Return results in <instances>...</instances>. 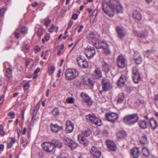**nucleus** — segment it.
I'll return each mask as SVG.
<instances>
[{
  "mask_svg": "<svg viewBox=\"0 0 158 158\" xmlns=\"http://www.w3.org/2000/svg\"><path fill=\"white\" fill-rule=\"evenodd\" d=\"M87 38L92 42L95 48L103 49L106 55H109L110 54L111 51L108 44L105 41L98 40L97 38L96 35L94 33H90L87 35Z\"/></svg>",
  "mask_w": 158,
  "mask_h": 158,
  "instance_id": "obj_1",
  "label": "nucleus"
},
{
  "mask_svg": "<svg viewBox=\"0 0 158 158\" xmlns=\"http://www.w3.org/2000/svg\"><path fill=\"white\" fill-rule=\"evenodd\" d=\"M87 38L92 42L95 48L103 49L106 55H109L110 54L111 51L108 44L105 41L98 40L97 38L96 35L94 33H90L87 35Z\"/></svg>",
  "mask_w": 158,
  "mask_h": 158,
  "instance_id": "obj_2",
  "label": "nucleus"
},
{
  "mask_svg": "<svg viewBox=\"0 0 158 158\" xmlns=\"http://www.w3.org/2000/svg\"><path fill=\"white\" fill-rule=\"evenodd\" d=\"M139 117L137 114H133L126 115L123 118V121L126 124L132 125L138 121Z\"/></svg>",
  "mask_w": 158,
  "mask_h": 158,
  "instance_id": "obj_3",
  "label": "nucleus"
},
{
  "mask_svg": "<svg viewBox=\"0 0 158 158\" xmlns=\"http://www.w3.org/2000/svg\"><path fill=\"white\" fill-rule=\"evenodd\" d=\"M65 78L67 81L74 79L78 75V72L75 69H69L65 71Z\"/></svg>",
  "mask_w": 158,
  "mask_h": 158,
  "instance_id": "obj_4",
  "label": "nucleus"
},
{
  "mask_svg": "<svg viewBox=\"0 0 158 158\" xmlns=\"http://www.w3.org/2000/svg\"><path fill=\"white\" fill-rule=\"evenodd\" d=\"M86 117L87 121L93 124L100 126L102 124V120L94 114L87 115Z\"/></svg>",
  "mask_w": 158,
  "mask_h": 158,
  "instance_id": "obj_5",
  "label": "nucleus"
},
{
  "mask_svg": "<svg viewBox=\"0 0 158 158\" xmlns=\"http://www.w3.org/2000/svg\"><path fill=\"white\" fill-rule=\"evenodd\" d=\"M109 3L114 11L116 10L118 13L123 12V10L122 6L118 1L109 0Z\"/></svg>",
  "mask_w": 158,
  "mask_h": 158,
  "instance_id": "obj_6",
  "label": "nucleus"
},
{
  "mask_svg": "<svg viewBox=\"0 0 158 158\" xmlns=\"http://www.w3.org/2000/svg\"><path fill=\"white\" fill-rule=\"evenodd\" d=\"M102 9L104 12L110 17H112L114 16V11L110 4L108 5L105 2L102 1Z\"/></svg>",
  "mask_w": 158,
  "mask_h": 158,
  "instance_id": "obj_7",
  "label": "nucleus"
},
{
  "mask_svg": "<svg viewBox=\"0 0 158 158\" xmlns=\"http://www.w3.org/2000/svg\"><path fill=\"white\" fill-rule=\"evenodd\" d=\"M85 52L87 57L89 59H91L96 54L95 48L92 47L87 46L85 49Z\"/></svg>",
  "mask_w": 158,
  "mask_h": 158,
  "instance_id": "obj_8",
  "label": "nucleus"
},
{
  "mask_svg": "<svg viewBox=\"0 0 158 158\" xmlns=\"http://www.w3.org/2000/svg\"><path fill=\"white\" fill-rule=\"evenodd\" d=\"M62 146V144L58 140L54 139L50 142V153L54 154L55 151V147L60 148Z\"/></svg>",
  "mask_w": 158,
  "mask_h": 158,
  "instance_id": "obj_9",
  "label": "nucleus"
},
{
  "mask_svg": "<svg viewBox=\"0 0 158 158\" xmlns=\"http://www.w3.org/2000/svg\"><path fill=\"white\" fill-rule=\"evenodd\" d=\"M132 78L134 82L138 83L140 80V77L138 70L136 67L132 68Z\"/></svg>",
  "mask_w": 158,
  "mask_h": 158,
  "instance_id": "obj_10",
  "label": "nucleus"
},
{
  "mask_svg": "<svg viewBox=\"0 0 158 158\" xmlns=\"http://www.w3.org/2000/svg\"><path fill=\"white\" fill-rule=\"evenodd\" d=\"M64 143L72 149H75L77 146L76 143L71 139L68 138H64L63 139Z\"/></svg>",
  "mask_w": 158,
  "mask_h": 158,
  "instance_id": "obj_11",
  "label": "nucleus"
},
{
  "mask_svg": "<svg viewBox=\"0 0 158 158\" xmlns=\"http://www.w3.org/2000/svg\"><path fill=\"white\" fill-rule=\"evenodd\" d=\"M105 116L107 120L113 123L117 120L118 117V114L114 112L107 113L105 114Z\"/></svg>",
  "mask_w": 158,
  "mask_h": 158,
  "instance_id": "obj_12",
  "label": "nucleus"
},
{
  "mask_svg": "<svg viewBox=\"0 0 158 158\" xmlns=\"http://www.w3.org/2000/svg\"><path fill=\"white\" fill-rule=\"evenodd\" d=\"M80 79L81 82L84 84L89 85L90 86H93L94 85L93 81L88 77L85 76H82L80 77Z\"/></svg>",
  "mask_w": 158,
  "mask_h": 158,
  "instance_id": "obj_13",
  "label": "nucleus"
},
{
  "mask_svg": "<svg viewBox=\"0 0 158 158\" xmlns=\"http://www.w3.org/2000/svg\"><path fill=\"white\" fill-rule=\"evenodd\" d=\"M150 127L153 131L158 128V123L156 120L153 117L150 118L148 121Z\"/></svg>",
  "mask_w": 158,
  "mask_h": 158,
  "instance_id": "obj_14",
  "label": "nucleus"
},
{
  "mask_svg": "<svg viewBox=\"0 0 158 158\" xmlns=\"http://www.w3.org/2000/svg\"><path fill=\"white\" fill-rule=\"evenodd\" d=\"M118 66L120 68H124L126 65V60L122 56H118L117 60Z\"/></svg>",
  "mask_w": 158,
  "mask_h": 158,
  "instance_id": "obj_15",
  "label": "nucleus"
},
{
  "mask_svg": "<svg viewBox=\"0 0 158 158\" xmlns=\"http://www.w3.org/2000/svg\"><path fill=\"white\" fill-rule=\"evenodd\" d=\"M102 87L104 91L109 90L111 88V85L109 80L104 78L102 79Z\"/></svg>",
  "mask_w": 158,
  "mask_h": 158,
  "instance_id": "obj_16",
  "label": "nucleus"
},
{
  "mask_svg": "<svg viewBox=\"0 0 158 158\" xmlns=\"http://www.w3.org/2000/svg\"><path fill=\"white\" fill-rule=\"evenodd\" d=\"M90 153L93 157L97 158H99L101 155V152L97 147L94 146H92L91 148Z\"/></svg>",
  "mask_w": 158,
  "mask_h": 158,
  "instance_id": "obj_17",
  "label": "nucleus"
},
{
  "mask_svg": "<svg viewBox=\"0 0 158 158\" xmlns=\"http://www.w3.org/2000/svg\"><path fill=\"white\" fill-rule=\"evenodd\" d=\"M116 31L118 37L121 39H122L126 35L125 29L123 27H118L116 28Z\"/></svg>",
  "mask_w": 158,
  "mask_h": 158,
  "instance_id": "obj_18",
  "label": "nucleus"
},
{
  "mask_svg": "<svg viewBox=\"0 0 158 158\" xmlns=\"http://www.w3.org/2000/svg\"><path fill=\"white\" fill-rule=\"evenodd\" d=\"M93 77L96 79H99L102 77V73L100 69L98 67L96 68L93 72Z\"/></svg>",
  "mask_w": 158,
  "mask_h": 158,
  "instance_id": "obj_19",
  "label": "nucleus"
},
{
  "mask_svg": "<svg viewBox=\"0 0 158 158\" xmlns=\"http://www.w3.org/2000/svg\"><path fill=\"white\" fill-rule=\"evenodd\" d=\"M81 96L83 102H85L89 105H92L93 101L87 94L82 92Z\"/></svg>",
  "mask_w": 158,
  "mask_h": 158,
  "instance_id": "obj_20",
  "label": "nucleus"
},
{
  "mask_svg": "<svg viewBox=\"0 0 158 158\" xmlns=\"http://www.w3.org/2000/svg\"><path fill=\"white\" fill-rule=\"evenodd\" d=\"M106 143L108 148L110 150L113 151L116 150L117 148L116 145L113 141L109 139H107L106 141Z\"/></svg>",
  "mask_w": 158,
  "mask_h": 158,
  "instance_id": "obj_21",
  "label": "nucleus"
},
{
  "mask_svg": "<svg viewBox=\"0 0 158 158\" xmlns=\"http://www.w3.org/2000/svg\"><path fill=\"white\" fill-rule=\"evenodd\" d=\"M77 63L81 68H87L88 67V64L86 60H83L79 58L77 59Z\"/></svg>",
  "mask_w": 158,
  "mask_h": 158,
  "instance_id": "obj_22",
  "label": "nucleus"
},
{
  "mask_svg": "<svg viewBox=\"0 0 158 158\" xmlns=\"http://www.w3.org/2000/svg\"><path fill=\"white\" fill-rule=\"evenodd\" d=\"M78 140L80 143L84 146H87L89 143V141L81 135H78Z\"/></svg>",
  "mask_w": 158,
  "mask_h": 158,
  "instance_id": "obj_23",
  "label": "nucleus"
},
{
  "mask_svg": "<svg viewBox=\"0 0 158 158\" xmlns=\"http://www.w3.org/2000/svg\"><path fill=\"white\" fill-rule=\"evenodd\" d=\"M65 131L67 133H70L73 131L74 128V125L70 121H68L66 122Z\"/></svg>",
  "mask_w": 158,
  "mask_h": 158,
  "instance_id": "obj_24",
  "label": "nucleus"
},
{
  "mask_svg": "<svg viewBox=\"0 0 158 158\" xmlns=\"http://www.w3.org/2000/svg\"><path fill=\"white\" fill-rule=\"evenodd\" d=\"M40 106V104L38 103L35 107V109L33 110V112L32 113V117L31 121V123H33L35 122L34 120L35 119V116L39 110Z\"/></svg>",
  "mask_w": 158,
  "mask_h": 158,
  "instance_id": "obj_25",
  "label": "nucleus"
},
{
  "mask_svg": "<svg viewBox=\"0 0 158 158\" xmlns=\"http://www.w3.org/2000/svg\"><path fill=\"white\" fill-rule=\"evenodd\" d=\"M52 131L54 132H57L62 129V127H60L57 124H51L50 125Z\"/></svg>",
  "mask_w": 158,
  "mask_h": 158,
  "instance_id": "obj_26",
  "label": "nucleus"
},
{
  "mask_svg": "<svg viewBox=\"0 0 158 158\" xmlns=\"http://www.w3.org/2000/svg\"><path fill=\"white\" fill-rule=\"evenodd\" d=\"M134 59L138 64H140L142 61V59L139 54L135 53L134 55Z\"/></svg>",
  "mask_w": 158,
  "mask_h": 158,
  "instance_id": "obj_27",
  "label": "nucleus"
},
{
  "mask_svg": "<svg viewBox=\"0 0 158 158\" xmlns=\"http://www.w3.org/2000/svg\"><path fill=\"white\" fill-rule=\"evenodd\" d=\"M102 70L105 73H108L110 71V66L106 62L103 61L102 64Z\"/></svg>",
  "mask_w": 158,
  "mask_h": 158,
  "instance_id": "obj_28",
  "label": "nucleus"
},
{
  "mask_svg": "<svg viewBox=\"0 0 158 158\" xmlns=\"http://www.w3.org/2000/svg\"><path fill=\"white\" fill-rule=\"evenodd\" d=\"M126 81L125 76L122 75L120 77L119 79L117 81V84L118 85L121 86H123Z\"/></svg>",
  "mask_w": 158,
  "mask_h": 158,
  "instance_id": "obj_29",
  "label": "nucleus"
},
{
  "mask_svg": "<svg viewBox=\"0 0 158 158\" xmlns=\"http://www.w3.org/2000/svg\"><path fill=\"white\" fill-rule=\"evenodd\" d=\"M125 94L123 93L119 94L117 97V103L118 104L122 103L123 102Z\"/></svg>",
  "mask_w": 158,
  "mask_h": 158,
  "instance_id": "obj_30",
  "label": "nucleus"
},
{
  "mask_svg": "<svg viewBox=\"0 0 158 158\" xmlns=\"http://www.w3.org/2000/svg\"><path fill=\"white\" fill-rule=\"evenodd\" d=\"M131 152L134 158H137L139 155V152L137 148H133L131 150Z\"/></svg>",
  "mask_w": 158,
  "mask_h": 158,
  "instance_id": "obj_31",
  "label": "nucleus"
},
{
  "mask_svg": "<svg viewBox=\"0 0 158 158\" xmlns=\"http://www.w3.org/2000/svg\"><path fill=\"white\" fill-rule=\"evenodd\" d=\"M127 136L126 132L123 131H119L117 134V137L118 139L125 138L127 137Z\"/></svg>",
  "mask_w": 158,
  "mask_h": 158,
  "instance_id": "obj_32",
  "label": "nucleus"
},
{
  "mask_svg": "<svg viewBox=\"0 0 158 158\" xmlns=\"http://www.w3.org/2000/svg\"><path fill=\"white\" fill-rule=\"evenodd\" d=\"M133 16L134 19L138 20H140L142 17L140 13L137 11H135L133 12Z\"/></svg>",
  "mask_w": 158,
  "mask_h": 158,
  "instance_id": "obj_33",
  "label": "nucleus"
},
{
  "mask_svg": "<svg viewBox=\"0 0 158 158\" xmlns=\"http://www.w3.org/2000/svg\"><path fill=\"white\" fill-rule=\"evenodd\" d=\"M139 125L141 128L146 129L147 127V122L143 120L139 121Z\"/></svg>",
  "mask_w": 158,
  "mask_h": 158,
  "instance_id": "obj_34",
  "label": "nucleus"
},
{
  "mask_svg": "<svg viewBox=\"0 0 158 158\" xmlns=\"http://www.w3.org/2000/svg\"><path fill=\"white\" fill-rule=\"evenodd\" d=\"M49 142H45L42 144V148L47 152H49Z\"/></svg>",
  "mask_w": 158,
  "mask_h": 158,
  "instance_id": "obj_35",
  "label": "nucleus"
},
{
  "mask_svg": "<svg viewBox=\"0 0 158 158\" xmlns=\"http://www.w3.org/2000/svg\"><path fill=\"white\" fill-rule=\"evenodd\" d=\"M140 142L142 144H146L148 143L147 138L146 136L144 135L140 139Z\"/></svg>",
  "mask_w": 158,
  "mask_h": 158,
  "instance_id": "obj_36",
  "label": "nucleus"
},
{
  "mask_svg": "<svg viewBox=\"0 0 158 158\" xmlns=\"http://www.w3.org/2000/svg\"><path fill=\"white\" fill-rule=\"evenodd\" d=\"M142 152L144 156L147 157L149 154V152L148 148L145 147H143L142 149Z\"/></svg>",
  "mask_w": 158,
  "mask_h": 158,
  "instance_id": "obj_37",
  "label": "nucleus"
},
{
  "mask_svg": "<svg viewBox=\"0 0 158 158\" xmlns=\"http://www.w3.org/2000/svg\"><path fill=\"white\" fill-rule=\"evenodd\" d=\"M91 134V131L90 129H87L82 132V134L85 136H89Z\"/></svg>",
  "mask_w": 158,
  "mask_h": 158,
  "instance_id": "obj_38",
  "label": "nucleus"
},
{
  "mask_svg": "<svg viewBox=\"0 0 158 158\" xmlns=\"http://www.w3.org/2000/svg\"><path fill=\"white\" fill-rule=\"evenodd\" d=\"M22 50L25 52H28L30 50L29 45L27 44H24L22 47Z\"/></svg>",
  "mask_w": 158,
  "mask_h": 158,
  "instance_id": "obj_39",
  "label": "nucleus"
},
{
  "mask_svg": "<svg viewBox=\"0 0 158 158\" xmlns=\"http://www.w3.org/2000/svg\"><path fill=\"white\" fill-rule=\"evenodd\" d=\"M12 71L10 68H8L6 70L5 73V74L8 78H10L12 74Z\"/></svg>",
  "mask_w": 158,
  "mask_h": 158,
  "instance_id": "obj_40",
  "label": "nucleus"
},
{
  "mask_svg": "<svg viewBox=\"0 0 158 158\" xmlns=\"http://www.w3.org/2000/svg\"><path fill=\"white\" fill-rule=\"evenodd\" d=\"M52 115L55 117H56L59 114L58 110L57 108H55L52 111Z\"/></svg>",
  "mask_w": 158,
  "mask_h": 158,
  "instance_id": "obj_41",
  "label": "nucleus"
},
{
  "mask_svg": "<svg viewBox=\"0 0 158 158\" xmlns=\"http://www.w3.org/2000/svg\"><path fill=\"white\" fill-rule=\"evenodd\" d=\"M66 102L68 103L73 104L74 102V98L71 97L67 98L66 99Z\"/></svg>",
  "mask_w": 158,
  "mask_h": 158,
  "instance_id": "obj_42",
  "label": "nucleus"
},
{
  "mask_svg": "<svg viewBox=\"0 0 158 158\" xmlns=\"http://www.w3.org/2000/svg\"><path fill=\"white\" fill-rule=\"evenodd\" d=\"M40 68H38L34 72V75L33 76L32 78L33 79H35L38 76L37 73L40 71Z\"/></svg>",
  "mask_w": 158,
  "mask_h": 158,
  "instance_id": "obj_43",
  "label": "nucleus"
},
{
  "mask_svg": "<svg viewBox=\"0 0 158 158\" xmlns=\"http://www.w3.org/2000/svg\"><path fill=\"white\" fill-rule=\"evenodd\" d=\"M4 127L1 125H0V135L3 136L5 135L4 131H3Z\"/></svg>",
  "mask_w": 158,
  "mask_h": 158,
  "instance_id": "obj_44",
  "label": "nucleus"
},
{
  "mask_svg": "<svg viewBox=\"0 0 158 158\" xmlns=\"http://www.w3.org/2000/svg\"><path fill=\"white\" fill-rule=\"evenodd\" d=\"M27 31V28L25 27H22L20 30V32L23 34L26 33Z\"/></svg>",
  "mask_w": 158,
  "mask_h": 158,
  "instance_id": "obj_45",
  "label": "nucleus"
},
{
  "mask_svg": "<svg viewBox=\"0 0 158 158\" xmlns=\"http://www.w3.org/2000/svg\"><path fill=\"white\" fill-rule=\"evenodd\" d=\"M44 24L45 26L48 27L49 24V19L48 17L45 18L44 20Z\"/></svg>",
  "mask_w": 158,
  "mask_h": 158,
  "instance_id": "obj_46",
  "label": "nucleus"
},
{
  "mask_svg": "<svg viewBox=\"0 0 158 158\" xmlns=\"http://www.w3.org/2000/svg\"><path fill=\"white\" fill-rule=\"evenodd\" d=\"M49 39V34H47L44 38L42 39V41L44 43L45 42L48 41Z\"/></svg>",
  "mask_w": 158,
  "mask_h": 158,
  "instance_id": "obj_47",
  "label": "nucleus"
},
{
  "mask_svg": "<svg viewBox=\"0 0 158 158\" xmlns=\"http://www.w3.org/2000/svg\"><path fill=\"white\" fill-rule=\"evenodd\" d=\"M8 115L11 118H13L15 117V113L13 111H11L8 114Z\"/></svg>",
  "mask_w": 158,
  "mask_h": 158,
  "instance_id": "obj_48",
  "label": "nucleus"
},
{
  "mask_svg": "<svg viewBox=\"0 0 158 158\" xmlns=\"http://www.w3.org/2000/svg\"><path fill=\"white\" fill-rule=\"evenodd\" d=\"M28 143V140L26 139H23L22 142V145L24 147H25Z\"/></svg>",
  "mask_w": 158,
  "mask_h": 158,
  "instance_id": "obj_49",
  "label": "nucleus"
},
{
  "mask_svg": "<svg viewBox=\"0 0 158 158\" xmlns=\"http://www.w3.org/2000/svg\"><path fill=\"white\" fill-rule=\"evenodd\" d=\"M6 10L5 8H2L0 9V15L1 16H4Z\"/></svg>",
  "mask_w": 158,
  "mask_h": 158,
  "instance_id": "obj_50",
  "label": "nucleus"
},
{
  "mask_svg": "<svg viewBox=\"0 0 158 158\" xmlns=\"http://www.w3.org/2000/svg\"><path fill=\"white\" fill-rule=\"evenodd\" d=\"M73 21L72 20H70L69 21L68 23V25L67 27V30H69L73 25Z\"/></svg>",
  "mask_w": 158,
  "mask_h": 158,
  "instance_id": "obj_51",
  "label": "nucleus"
},
{
  "mask_svg": "<svg viewBox=\"0 0 158 158\" xmlns=\"http://www.w3.org/2000/svg\"><path fill=\"white\" fill-rule=\"evenodd\" d=\"M147 36V34H145L144 33H139V36L141 38L145 39L146 37Z\"/></svg>",
  "mask_w": 158,
  "mask_h": 158,
  "instance_id": "obj_52",
  "label": "nucleus"
},
{
  "mask_svg": "<svg viewBox=\"0 0 158 158\" xmlns=\"http://www.w3.org/2000/svg\"><path fill=\"white\" fill-rule=\"evenodd\" d=\"M55 70V68L53 66L50 67V74H52Z\"/></svg>",
  "mask_w": 158,
  "mask_h": 158,
  "instance_id": "obj_53",
  "label": "nucleus"
},
{
  "mask_svg": "<svg viewBox=\"0 0 158 158\" xmlns=\"http://www.w3.org/2000/svg\"><path fill=\"white\" fill-rule=\"evenodd\" d=\"M13 145V144L11 142H9L7 144V147L8 148H10Z\"/></svg>",
  "mask_w": 158,
  "mask_h": 158,
  "instance_id": "obj_54",
  "label": "nucleus"
},
{
  "mask_svg": "<svg viewBox=\"0 0 158 158\" xmlns=\"http://www.w3.org/2000/svg\"><path fill=\"white\" fill-rule=\"evenodd\" d=\"M84 27L82 25H81L79 27V29L78 30L77 32L78 33H80L81 31V30Z\"/></svg>",
  "mask_w": 158,
  "mask_h": 158,
  "instance_id": "obj_55",
  "label": "nucleus"
},
{
  "mask_svg": "<svg viewBox=\"0 0 158 158\" xmlns=\"http://www.w3.org/2000/svg\"><path fill=\"white\" fill-rule=\"evenodd\" d=\"M29 86V84L28 83H27L24 86V89H28Z\"/></svg>",
  "mask_w": 158,
  "mask_h": 158,
  "instance_id": "obj_56",
  "label": "nucleus"
},
{
  "mask_svg": "<svg viewBox=\"0 0 158 158\" xmlns=\"http://www.w3.org/2000/svg\"><path fill=\"white\" fill-rule=\"evenodd\" d=\"M42 33V31L41 29H39L38 30V31L37 32V33L38 34V35L39 36H40L41 35Z\"/></svg>",
  "mask_w": 158,
  "mask_h": 158,
  "instance_id": "obj_57",
  "label": "nucleus"
},
{
  "mask_svg": "<svg viewBox=\"0 0 158 158\" xmlns=\"http://www.w3.org/2000/svg\"><path fill=\"white\" fill-rule=\"evenodd\" d=\"M40 47L38 46L36 47L35 50V53H37L40 51Z\"/></svg>",
  "mask_w": 158,
  "mask_h": 158,
  "instance_id": "obj_58",
  "label": "nucleus"
},
{
  "mask_svg": "<svg viewBox=\"0 0 158 158\" xmlns=\"http://www.w3.org/2000/svg\"><path fill=\"white\" fill-rule=\"evenodd\" d=\"M4 97V95L3 94L2 95L1 98H0V101H1V103H0V105H1L3 102Z\"/></svg>",
  "mask_w": 158,
  "mask_h": 158,
  "instance_id": "obj_59",
  "label": "nucleus"
},
{
  "mask_svg": "<svg viewBox=\"0 0 158 158\" xmlns=\"http://www.w3.org/2000/svg\"><path fill=\"white\" fill-rule=\"evenodd\" d=\"M61 69H59L58 70V73H57V76L59 77L61 76Z\"/></svg>",
  "mask_w": 158,
  "mask_h": 158,
  "instance_id": "obj_60",
  "label": "nucleus"
},
{
  "mask_svg": "<svg viewBox=\"0 0 158 158\" xmlns=\"http://www.w3.org/2000/svg\"><path fill=\"white\" fill-rule=\"evenodd\" d=\"M78 18V15L76 14H74L72 16V18L74 20H76Z\"/></svg>",
  "mask_w": 158,
  "mask_h": 158,
  "instance_id": "obj_61",
  "label": "nucleus"
},
{
  "mask_svg": "<svg viewBox=\"0 0 158 158\" xmlns=\"http://www.w3.org/2000/svg\"><path fill=\"white\" fill-rule=\"evenodd\" d=\"M48 51H47L45 54V56L44 57V59H46L48 57Z\"/></svg>",
  "mask_w": 158,
  "mask_h": 158,
  "instance_id": "obj_62",
  "label": "nucleus"
},
{
  "mask_svg": "<svg viewBox=\"0 0 158 158\" xmlns=\"http://www.w3.org/2000/svg\"><path fill=\"white\" fill-rule=\"evenodd\" d=\"M38 5V3L36 2H35L31 4L32 6L33 7H35Z\"/></svg>",
  "mask_w": 158,
  "mask_h": 158,
  "instance_id": "obj_63",
  "label": "nucleus"
},
{
  "mask_svg": "<svg viewBox=\"0 0 158 158\" xmlns=\"http://www.w3.org/2000/svg\"><path fill=\"white\" fill-rule=\"evenodd\" d=\"M19 34L17 33H15V36L16 38L18 39L19 38Z\"/></svg>",
  "mask_w": 158,
  "mask_h": 158,
  "instance_id": "obj_64",
  "label": "nucleus"
}]
</instances>
